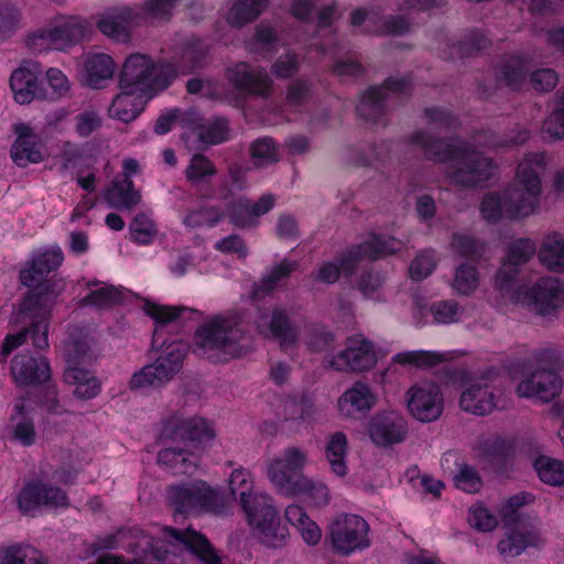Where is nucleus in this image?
Returning a JSON list of instances; mask_svg holds the SVG:
<instances>
[{"label": "nucleus", "mask_w": 564, "mask_h": 564, "mask_svg": "<svg viewBox=\"0 0 564 564\" xmlns=\"http://www.w3.org/2000/svg\"><path fill=\"white\" fill-rule=\"evenodd\" d=\"M328 362L338 371H365L376 365L377 357L371 341L358 335L349 338L346 348Z\"/></svg>", "instance_id": "19"}, {"label": "nucleus", "mask_w": 564, "mask_h": 564, "mask_svg": "<svg viewBox=\"0 0 564 564\" xmlns=\"http://www.w3.org/2000/svg\"><path fill=\"white\" fill-rule=\"evenodd\" d=\"M303 496L314 507H325L330 501V494L328 487L316 481L307 476L301 477L295 485L294 491L291 497Z\"/></svg>", "instance_id": "49"}, {"label": "nucleus", "mask_w": 564, "mask_h": 564, "mask_svg": "<svg viewBox=\"0 0 564 564\" xmlns=\"http://www.w3.org/2000/svg\"><path fill=\"white\" fill-rule=\"evenodd\" d=\"M116 70L113 58L102 52H87L82 57L80 80L90 88H101Z\"/></svg>", "instance_id": "28"}, {"label": "nucleus", "mask_w": 564, "mask_h": 564, "mask_svg": "<svg viewBox=\"0 0 564 564\" xmlns=\"http://www.w3.org/2000/svg\"><path fill=\"white\" fill-rule=\"evenodd\" d=\"M377 400V394L368 384L355 382L339 397L337 405L343 416L352 417L368 413L376 405Z\"/></svg>", "instance_id": "31"}, {"label": "nucleus", "mask_w": 564, "mask_h": 564, "mask_svg": "<svg viewBox=\"0 0 564 564\" xmlns=\"http://www.w3.org/2000/svg\"><path fill=\"white\" fill-rule=\"evenodd\" d=\"M254 501L258 503L256 509L246 513L253 536L267 547L284 546L288 542L289 530L281 523L272 497L258 495Z\"/></svg>", "instance_id": "10"}, {"label": "nucleus", "mask_w": 564, "mask_h": 564, "mask_svg": "<svg viewBox=\"0 0 564 564\" xmlns=\"http://www.w3.org/2000/svg\"><path fill=\"white\" fill-rule=\"evenodd\" d=\"M285 519L300 533L302 540L310 546L317 545L322 540L319 525L310 518L303 507L290 505L284 511Z\"/></svg>", "instance_id": "39"}, {"label": "nucleus", "mask_w": 564, "mask_h": 564, "mask_svg": "<svg viewBox=\"0 0 564 564\" xmlns=\"http://www.w3.org/2000/svg\"><path fill=\"white\" fill-rule=\"evenodd\" d=\"M200 455L186 446L183 448L166 447L158 456V462L174 474H193L199 464Z\"/></svg>", "instance_id": "38"}, {"label": "nucleus", "mask_w": 564, "mask_h": 564, "mask_svg": "<svg viewBox=\"0 0 564 564\" xmlns=\"http://www.w3.org/2000/svg\"><path fill=\"white\" fill-rule=\"evenodd\" d=\"M411 83L405 77H391L382 87H371L357 106L358 113L367 120L376 121L382 111L383 100L392 95L406 94Z\"/></svg>", "instance_id": "24"}, {"label": "nucleus", "mask_w": 564, "mask_h": 564, "mask_svg": "<svg viewBox=\"0 0 564 564\" xmlns=\"http://www.w3.org/2000/svg\"><path fill=\"white\" fill-rule=\"evenodd\" d=\"M97 288L85 296L84 303L97 307H106L118 303L121 300V291L105 283L96 284Z\"/></svg>", "instance_id": "58"}, {"label": "nucleus", "mask_w": 564, "mask_h": 564, "mask_svg": "<svg viewBox=\"0 0 564 564\" xmlns=\"http://www.w3.org/2000/svg\"><path fill=\"white\" fill-rule=\"evenodd\" d=\"M534 469L541 481L551 486H564V462L540 456L534 460Z\"/></svg>", "instance_id": "52"}, {"label": "nucleus", "mask_w": 564, "mask_h": 564, "mask_svg": "<svg viewBox=\"0 0 564 564\" xmlns=\"http://www.w3.org/2000/svg\"><path fill=\"white\" fill-rule=\"evenodd\" d=\"M223 217L221 212L216 207H204L191 210L183 218V224L192 229L216 225Z\"/></svg>", "instance_id": "59"}, {"label": "nucleus", "mask_w": 564, "mask_h": 564, "mask_svg": "<svg viewBox=\"0 0 564 564\" xmlns=\"http://www.w3.org/2000/svg\"><path fill=\"white\" fill-rule=\"evenodd\" d=\"M460 408L469 413L485 415L496 406V397L486 377L465 379L459 400Z\"/></svg>", "instance_id": "23"}, {"label": "nucleus", "mask_w": 564, "mask_h": 564, "mask_svg": "<svg viewBox=\"0 0 564 564\" xmlns=\"http://www.w3.org/2000/svg\"><path fill=\"white\" fill-rule=\"evenodd\" d=\"M105 199L112 208L131 209L140 203L141 195L131 180H118L107 189Z\"/></svg>", "instance_id": "45"}, {"label": "nucleus", "mask_w": 564, "mask_h": 564, "mask_svg": "<svg viewBox=\"0 0 564 564\" xmlns=\"http://www.w3.org/2000/svg\"><path fill=\"white\" fill-rule=\"evenodd\" d=\"M368 434L377 446L388 447L406 438L408 424L399 412L382 411L370 419Z\"/></svg>", "instance_id": "21"}, {"label": "nucleus", "mask_w": 564, "mask_h": 564, "mask_svg": "<svg viewBox=\"0 0 564 564\" xmlns=\"http://www.w3.org/2000/svg\"><path fill=\"white\" fill-rule=\"evenodd\" d=\"M13 132L17 138L11 145L10 155L17 165L25 167L29 164H37L46 158L45 143L30 123H14Z\"/></svg>", "instance_id": "18"}, {"label": "nucleus", "mask_w": 564, "mask_h": 564, "mask_svg": "<svg viewBox=\"0 0 564 564\" xmlns=\"http://www.w3.org/2000/svg\"><path fill=\"white\" fill-rule=\"evenodd\" d=\"M452 359L451 352L432 350H410L397 354L393 361L402 366L429 369Z\"/></svg>", "instance_id": "46"}, {"label": "nucleus", "mask_w": 564, "mask_h": 564, "mask_svg": "<svg viewBox=\"0 0 564 564\" xmlns=\"http://www.w3.org/2000/svg\"><path fill=\"white\" fill-rule=\"evenodd\" d=\"M535 251V243L529 238H519L509 245L505 261L495 279V289L499 293L508 291L518 283L519 267L527 263Z\"/></svg>", "instance_id": "17"}, {"label": "nucleus", "mask_w": 564, "mask_h": 564, "mask_svg": "<svg viewBox=\"0 0 564 564\" xmlns=\"http://www.w3.org/2000/svg\"><path fill=\"white\" fill-rule=\"evenodd\" d=\"M162 435L171 440H181L186 446L200 455L205 445L216 436L213 424L204 417L172 416L163 426Z\"/></svg>", "instance_id": "15"}, {"label": "nucleus", "mask_w": 564, "mask_h": 564, "mask_svg": "<svg viewBox=\"0 0 564 564\" xmlns=\"http://www.w3.org/2000/svg\"><path fill=\"white\" fill-rule=\"evenodd\" d=\"M307 464L306 449L289 446L267 460L265 476L279 495L291 497L297 480L305 476L302 471Z\"/></svg>", "instance_id": "8"}, {"label": "nucleus", "mask_w": 564, "mask_h": 564, "mask_svg": "<svg viewBox=\"0 0 564 564\" xmlns=\"http://www.w3.org/2000/svg\"><path fill=\"white\" fill-rule=\"evenodd\" d=\"M436 267V258L433 251L426 250L417 254L411 262L409 272L413 280H423L429 276Z\"/></svg>", "instance_id": "64"}, {"label": "nucleus", "mask_w": 564, "mask_h": 564, "mask_svg": "<svg viewBox=\"0 0 564 564\" xmlns=\"http://www.w3.org/2000/svg\"><path fill=\"white\" fill-rule=\"evenodd\" d=\"M542 129L552 139H564V93L556 108L544 120Z\"/></svg>", "instance_id": "63"}, {"label": "nucleus", "mask_w": 564, "mask_h": 564, "mask_svg": "<svg viewBox=\"0 0 564 564\" xmlns=\"http://www.w3.org/2000/svg\"><path fill=\"white\" fill-rule=\"evenodd\" d=\"M258 330L265 337L275 338L283 347L293 344L297 330L293 327L284 310L274 307L270 313H263L257 321Z\"/></svg>", "instance_id": "32"}, {"label": "nucleus", "mask_w": 564, "mask_h": 564, "mask_svg": "<svg viewBox=\"0 0 564 564\" xmlns=\"http://www.w3.org/2000/svg\"><path fill=\"white\" fill-rule=\"evenodd\" d=\"M351 24H365V31L378 34H402L409 30V23L400 17L384 19L377 12H367L362 9L355 10L351 14Z\"/></svg>", "instance_id": "35"}, {"label": "nucleus", "mask_w": 564, "mask_h": 564, "mask_svg": "<svg viewBox=\"0 0 564 564\" xmlns=\"http://www.w3.org/2000/svg\"><path fill=\"white\" fill-rule=\"evenodd\" d=\"M245 339L237 323L225 316H214L195 332L194 352L214 362H226L243 354Z\"/></svg>", "instance_id": "6"}, {"label": "nucleus", "mask_w": 564, "mask_h": 564, "mask_svg": "<svg viewBox=\"0 0 564 564\" xmlns=\"http://www.w3.org/2000/svg\"><path fill=\"white\" fill-rule=\"evenodd\" d=\"M476 449L479 457L492 464H500L513 454L514 442L501 435H489L478 440Z\"/></svg>", "instance_id": "42"}, {"label": "nucleus", "mask_w": 564, "mask_h": 564, "mask_svg": "<svg viewBox=\"0 0 564 564\" xmlns=\"http://www.w3.org/2000/svg\"><path fill=\"white\" fill-rule=\"evenodd\" d=\"M43 555L30 545L0 546V564H43Z\"/></svg>", "instance_id": "51"}, {"label": "nucleus", "mask_w": 564, "mask_h": 564, "mask_svg": "<svg viewBox=\"0 0 564 564\" xmlns=\"http://www.w3.org/2000/svg\"><path fill=\"white\" fill-rule=\"evenodd\" d=\"M88 23L77 17H66L56 20L47 28L29 36L28 45L34 52L46 50L64 51L84 39Z\"/></svg>", "instance_id": "11"}, {"label": "nucleus", "mask_w": 564, "mask_h": 564, "mask_svg": "<svg viewBox=\"0 0 564 564\" xmlns=\"http://www.w3.org/2000/svg\"><path fill=\"white\" fill-rule=\"evenodd\" d=\"M534 496L529 492L517 494L508 498L499 508V513L506 522H518V513L521 508L532 503Z\"/></svg>", "instance_id": "61"}, {"label": "nucleus", "mask_w": 564, "mask_h": 564, "mask_svg": "<svg viewBox=\"0 0 564 564\" xmlns=\"http://www.w3.org/2000/svg\"><path fill=\"white\" fill-rule=\"evenodd\" d=\"M538 258L549 270L564 272V236L560 232L547 234L540 245Z\"/></svg>", "instance_id": "41"}, {"label": "nucleus", "mask_w": 564, "mask_h": 564, "mask_svg": "<svg viewBox=\"0 0 564 564\" xmlns=\"http://www.w3.org/2000/svg\"><path fill=\"white\" fill-rule=\"evenodd\" d=\"M369 525L365 519L352 513H340L328 524L332 549L340 555H350L370 545Z\"/></svg>", "instance_id": "13"}, {"label": "nucleus", "mask_w": 564, "mask_h": 564, "mask_svg": "<svg viewBox=\"0 0 564 564\" xmlns=\"http://www.w3.org/2000/svg\"><path fill=\"white\" fill-rule=\"evenodd\" d=\"M346 454V435L341 432L330 435L326 444L325 455L332 471L338 477H344L347 474Z\"/></svg>", "instance_id": "48"}, {"label": "nucleus", "mask_w": 564, "mask_h": 564, "mask_svg": "<svg viewBox=\"0 0 564 564\" xmlns=\"http://www.w3.org/2000/svg\"><path fill=\"white\" fill-rule=\"evenodd\" d=\"M547 164L543 152L528 153L518 163L514 180L503 192L486 194L480 214L486 221L520 220L539 212L542 196L541 174Z\"/></svg>", "instance_id": "3"}, {"label": "nucleus", "mask_w": 564, "mask_h": 564, "mask_svg": "<svg viewBox=\"0 0 564 564\" xmlns=\"http://www.w3.org/2000/svg\"><path fill=\"white\" fill-rule=\"evenodd\" d=\"M226 78L236 89L260 96H267L272 84L265 70L253 68L245 62L228 67Z\"/></svg>", "instance_id": "25"}, {"label": "nucleus", "mask_w": 564, "mask_h": 564, "mask_svg": "<svg viewBox=\"0 0 564 564\" xmlns=\"http://www.w3.org/2000/svg\"><path fill=\"white\" fill-rule=\"evenodd\" d=\"M57 295L58 292L51 288L50 282L40 284L28 294L17 313V321L28 323L31 327L6 336L0 350L1 362H4L15 348L24 344L28 337L36 348L43 349L48 346V316Z\"/></svg>", "instance_id": "5"}, {"label": "nucleus", "mask_w": 564, "mask_h": 564, "mask_svg": "<svg viewBox=\"0 0 564 564\" xmlns=\"http://www.w3.org/2000/svg\"><path fill=\"white\" fill-rule=\"evenodd\" d=\"M193 133L205 144H217L224 142L228 138V126L225 119H215L206 123H194Z\"/></svg>", "instance_id": "53"}, {"label": "nucleus", "mask_w": 564, "mask_h": 564, "mask_svg": "<svg viewBox=\"0 0 564 564\" xmlns=\"http://www.w3.org/2000/svg\"><path fill=\"white\" fill-rule=\"evenodd\" d=\"M187 352V345L176 340L164 346L161 355L152 364L160 372L166 375V382L170 381L182 368L183 360Z\"/></svg>", "instance_id": "43"}, {"label": "nucleus", "mask_w": 564, "mask_h": 564, "mask_svg": "<svg viewBox=\"0 0 564 564\" xmlns=\"http://www.w3.org/2000/svg\"><path fill=\"white\" fill-rule=\"evenodd\" d=\"M499 294L503 300L524 306L533 314L541 316L552 315L564 305V283L555 278L517 283Z\"/></svg>", "instance_id": "7"}, {"label": "nucleus", "mask_w": 564, "mask_h": 564, "mask_svg": "<svg viewBox=\"0 0 564 564\" xmlns=\"http://www.w3.org/2000/svg\"><path fill=\"white\" fill-rule=\"evenodd\" d=\"M89 345L86 340H75L67 344V368L64 371L66 383L74 386V394L83 400L97 397L100 392V382L89 370L79 367L88 358Z\"/></svg>", "instance_id": "14"}, {"label": "nucleus", "mask_w": 564, "mask_h": 564, "mask_svg": "<svg viewBox=\"0 0 564 564\" xmlns=\"http://www.w3.org/2000/svg\"><path fill=\"white\" fill-rule=\"evenodd\" d=\"M413 143L424 149L431 159L447 164L451 181L462 186H477L489 181L497 166L489 159L458 140H432L425 132H416Z\"/></svg>", "instance_id": "4"}, {"label": "nucleus", "mask_w": 564, "mask_h": 564, "mask_svg": "<svg viewBox=\"0 0 564 564\" xmlns=\"http://www.w3.org/2000/svg\"><path fill=\"white\" fill-rule=\"evenodd\" d=\"M250 154L257 166H265L279 160L276 147L269 138L254 141L250 147Z\"/></svg>", "instance_id": "60"}, {"label": "nucleus", "mask_w": 564, "mask_h": 564, "mask_svg": "<svg viewBox=\"0 0 564 564\" xmlns=\"http://www.w3.org/2000/svg\"><path fill=\"white\" fill-rule=\"evenodd\" d=\"M143 311L158 324L153 333L154 346L162 341L161 326L181 317L191 318L193 314H196L194 310L185 306L160 305L150 301L144 302Z\"/></svg>", "instance_id": "40"}, {"label": "nucleus", "mask_w": 564, "mask_h": 564, "mask_svg": "<svg viewBox=\"0 0 564 564\" xmlns=\"http://www.w3.org/2000/svg\"><path fill=\"white\" fill-rule=\"evenodd\" d=\"M254 481L251 473L242 467L236 468L231 471L228 478V488L230 494L238 498L240 506L245 513L256 509V497L258 495H265L264 492L253 491Z\"/></svg>", "instance_id": "37"}, {"label": "nucleus", "mask_w": 564, "mask_h": 564, "mask_svg": "<svg viewBox=\"0 0 564 564\" xmlns=\"http://www.w3.org/2000/svg\"><path fill=\"white\" fill-rule=\"evenodd\" d=\"M15 413L12 414L9 429L14 440L24 446L34 443L35 431L32 419L24 412V402L15 403Z\"/></svg>", "instance_id": "50"}, {"label": "nucleus", "mask_w": 564, "mask_h": 564, "mask_svg": "<svg viewBox=\"0 0 564 564\" xmlns=\"http://www.w3.org/2000/svg\"><path fill=\"white\" fill-rule=\"evenodd\" d=\"M402 248V242L391 237H372L351 249L340 261L325 262L317 274L319 281L334 283L341 273L350 274L359 259H377L392 254Z\"/></svg>", "instance_id": "9"}, {"label": "nucleus", "mask_w": 564, "mask_h": 564, "mask_svg": "<svg viewBox=\"0 0 564 564\" xmlns=\"http://www.w3.org/2000/svg\"><path fill=\"white\" fill-rule=\"evenodd\" d=\"M426 312L431 314L433 322L436 324L457 323L465 314L464 307L452 300L434 302L430 306L416 302L413 307V318L416 324L427 323Z\"/></svg>", "instance_id": "34"}, {"label": "nucleus", "mask_w": 564, "mask_h": 564, "mask_svg": "<svg viewBox=\"0 0 564 564\" xmlns=\"http://www.w3.org/2000/svg\"><path fill=\"white\" fill-rule=\"evenodd\" d=\"M11 375L14 382L20 386L42 384L50 379L51 368L43 357L24 352L12 359Z\"/></svg>", "instance_id": "26"}, {"label": "nucleus", "mask_w": 564, "mask_h": 564, "mask_svg": "<svg viewBox=\"0 0 564 564\" xmlns=\"http://www.w3.org/2000/svg\"><path fill=\"white\" fill-rule=\"evenodd\" d=\"M216 174L213 162L203 154H195L185 169V177L192 184H198Z\"/></svg>", "instance_id": "54"}, {"label": "nucleus", "mask_w": 564, "mask_h": 564, "mask_svg": "<svg viewBox=\"0 0 564 564\" xmlns=\"http://www.w3.org/2000/svg\"><path fill=\"white\" fill-rule=\"evenodd\" d=\"M523 368L522 379L517 386V394L521 398L536 399L549 402L562 390V381L553 370H534Z\"/></svg>", "instance_id": "20"}, {"label": "nucleus", "mask_w": 564, "mask_h": 564, "mask_svg": "<svg viewBox=\"0 0 564 564\" xmlns=\"http://www.w3.org/2000/svg\"><path fill=\"white\" fill-rule=\"evenodd\" d=\"M100 547L122 550L127 557L105 555L96 564H180L185 550L202 564H225L207 538L191 528L180 531L166 527L155 532L122 529L100 540Z\"/></svg>", "instance_id": "1"}, {"label": "nucleus", "mask_w": 564, "mask_h": 564, "mask_svg": "<svg viewBox=\"0 0 564 564\" xmlns=\"http://www.w3.org/2000/svg\"><path fill=\"white\" fill-rule=\"evenodd\" d=\"M63 262V252L58 247H48L39 249L33 253L31 261H29L21 271V282L26 286H34L46 274L57 269Z\"/></svg>", "instance_id": "29"}, {"label": "nucleus", "mask_w": 564, "mask_h": 564, "mask_svg": "<svg viewBox=\"0 0 564 564\" xmlns=\"http://www.w3.org/2000/svg\"><path fill=\"white\" fill-rule=\"evenodd\" d=\"M275 205L272 194L262 195L257 202L238 198L228 209L231 221L238 227H251L258 224V218L269 213Z\"/></svg>", "instance_id": "30"}, {"label": "nucleus", "mask_w": 564, "mask_h": 564, "mask_svg": "<svg viewBox=\"0 0 564 564\" xmlns=\"http://www.w3.org/2000/svg\"><path fill=\"white\" fill-rule=\"evenodd\" d=\"M268 0H231L227 12V21L234 26L243 24L257 19L264 9Z\"/></svg>", "instance_id": "47"}, {"label": "nucleus", "mask_w": 564, "mask_h": 564, "mask_svg": "<svg viewBox=\"0 0 564 564\" xmlns=\"http://www.w3.org/2000/svg\"><path fill=\"white\" fill-rule=\"evenodd\" d=\"M467 520L471 528L480 532H490L498 525L496 516L481 503L469 508Z\"/></svg>", "instance_id": "57"}, {"label": "nucleus", "mask_w": 564, "mask_h": 564, "mask_svg": "<svg viewBox=\"0 0 564 564\" xmlns=\"http://www.w3.org/2000/svg\"><path fill=\"white\" fill-rule=\"evenodd\" d=\"M39 68L35 64H23L10 77V87L14 99L21 105L30 104L40 97L37 83Z\"/></svg>", "instance_id": "36"}, {"label": "nucleus", "mask_w": 564, "mask_h": 564, "mask_svg": "<svg viewBox=\"0 0 564 564\" xmlns=\"http://www.w3.org/2000/svg\"><path fill=\"white\" fill-rule=\"evenodd\" d=\"M542 543L541 535L524 523H516L506 530L503 538L498 543L501 555L514 557L520 555L529 546H538Z\"/></svg>", "instance_id": "33"}, {"label": "nucleus", "mask_w": 564, "mask_h": 564, "mask_svg": "<svg viewBox=\"0 0 564 564\" xmlns=\"http://www.w3.org/2000/svg\"><path fill=\"white\" fill-rule=\"evenodd\" d=\"M406 405L411 415L421 422H432L443 412L444 399L441 388L433 381H420L406 391Z\"/></svg>", "instance_id": "16"}, {"label": "nucleus", "mask_w": 564, "mask_h": 564, "mask_svg": "<svg viewBox=\"0 0 564 564\" xmlns=\"http://www.w3.org/2000/svg\"><path fill=\"white\" fill-rule=\"evenodd\" d=\"M203 56L205 51L188 48L184 58L192 62L188 66L175 69L171 65H155L147 55L132 54L123 63L119 75L120 93L113 98L109 116L122 122L134 120L143 110L145 104L156 91L166 88L171 78L185 74L200 66L196 55Z\"/></svg>", "instance_id": "2"}, {"label": "nucleus", "mask_w": 564, "mask_h": 564, "mask_svg": "<svg viewBox=\"0 0 564 564\" xmlns=\"http://www.w3.org/2000/svg\"><path fill=\"white\" fill-rule=\"evenodd\" d=\"M18 507L23 513H33L37 509L66 507L68 498L59 488L43 482H31L18 495Z\"/></svg>", "instance_id": "22"}, {"label": "nucleus", "mask_w": 564, "mask_h": 564, "mask_svg": "<svg viewBox=\"0 0 564 564\" xmlns=\"http://www.w3.org/2000/svg\"><path fill=\"white\" fill-rule=\"evenodd\" d=\"M187 352V345L176 340L164 346L161 355L152 364L160 372L166 375V382L170 381L182 368L183 360Z\"/></svg>", "instance_id": "44"}, {"label": "nucleus", "mask_w": 564, "mask_h": 564, "mask_svg": "<svg viewBox=\"0 0 564 564\" xmlns=\"http://www.w3.org/2000/svg\"><path fill=\"white\" fill-rule=\"evenodd\" d=\"M163 373L164 371L160 372L152 364L147 365L131 377L129 387L131 390H143L161 386L166 382V375Z\"/></svg>", "instance_id": "56"}, {"label": "nucleus", "mask_w": 564, "mask_h": 564, "mask_svg": "<svg viewBox=\"0 0 564 564\" xmlns=\"http://www.w3.org/2000/svg\"><path fill=\"white\" fill-rule=\"evenodd\" d=\"M137 13L129 7L110 9L98 15V30L112 41L124 43L129 41Z\"/></svg>", "instance_id": "27"}, {"label": "nucleus", "mask_w": 564, "mask_h": 564, "mask_svg": "<svg viewBox=\"0 0 564 564\" xmlns=\"http://www.w3.org/2000/svg\"><path fill=\"white\" fill-rule=\"evenodd\" d=\"M454 484L456 488L468 494L479 491L482 486L481 478L476 468L466 464L458 467V470L454 476Z\"/></svg>", "instance_id": "62"}, {"label": "nucleus", "mask_w": 564, "mask_h": 564, "mask_svg": "<svg viewBox=\"0 0 564 564\" xmlns=\"http://www.w3.org/2000/svg\"><path fill=\"white\" fill-rule=\"evenodd\" d=\"M479 284L478 273L475 267L462 264L456 269L452 281V288L460 295H470Z\"/></svg>", "instance_id": "55"}, {"label": "nucleus", "mask_w": 564, "mask_h": 564, "mask_svg": "<svg viewBox=\"0 0 564 564\" xmlns=\"http://www.w3.org/2000/svg\"><path fill=\"white\" fill-rule=\"evenodd\" d=\"M167 500L180 513L223 512L220 494L203 480L170 487Z\"/></svg>", "instance_id": "12"}]
</instances>
